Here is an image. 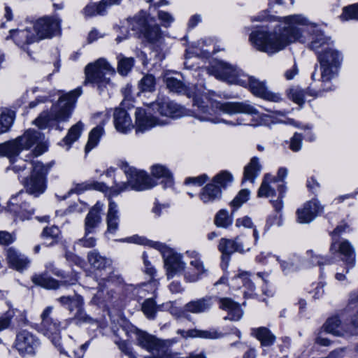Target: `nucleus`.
I'll list each match as a JSON object with an SVG mask.
<instances>
[{"label": "nucleus", "instance_id": "59", "mask_svg": "<svg viewBox=\"0 0 358 358\" xmlns=\"http://www.w3.org/2000/svg\"><path fill=\"white\" fill-rule=\"evenodd\" d=\"M304 91L299 88L291 89L289 92V98L300 106L304 103Z\"/></svg>", "mask_w": 358, "mask_h": 358}, {"label": "nucleus", "instance_id": "38", "mask_svg": "<svg viewBox=\"0 0 358 358\" xmlns=\"http://www.w3.org/2000/svg\"><path fill=\"white\" fill-rule=\"evenodd\" d=\"M87 259L90 264L95 269L102 270L110 265V259L100 255L96 250L88 253Z\"/></svg>", "mask_w": 358, "mask_h": 358}, {"label": "nucleus", "instance_id": "50", "mask_svg": "<svg viewBox=\"0 0 358 358\" xmlns=\"http://www.w3.org/2000/svg\"><path fill=\"white\" fill-rule=\"evenodd\" d=\"M192 333L195 334L193 335L195 336V338L205 339H218L223 336V334L215 329H210L209 330H200L195 329V331H192Z\"/></svg>", "mask_w": 358, "mask_h": 358}, {"label": "nucleus", "instance_id": "52", "mask_svg": "<svg viewBox=\"0 0 358 358\" xmlns=\"http://www.w3.org/2000/svg\"><path fill=\"white\" fill-rule=\"evenodd\" d=\"M12 169L15 172L24 171L29 166V169L34 170V167L38 162L28 161L21 158L13 159L12 162Z\"/></svg>", "mask_w": 358, "mask_h": 358}, {"label": "nucleus", "instance_id": "43", "mask_svg": "<svg viewBox=\"0 0 358 358\" xmlns=\"http://www.w3.org/2000/svg\"><path fill=\"white\" fill-rule=\"evenodd\" d=\"M271 182H275V179L271 175L266 174L258 191L259 197H268L275 194V189L270 186Z\"/></svg>", "mask_w": 358, "mask_h": 358}, {"label": "nucleus", "instance_id": "21", "mask_svg": "<svg viewBox=\"0 0 358 358\" xmlns=\"http://www.w3.org/2000/svg\"><path fill=\"white\" fill-rule=\"evenodd\" d=\"M215 107L227 114L244 113L247 114H257V110L251 105L240 102H216Z\"/></svg>", "mask_w": 358, "mask_h": 358}, {"label": "nucleus", "instance_id": "15", "mask_svg": "<svg viewBox=\"0 0 358 358\" xmlns=\"http://www.w3.org/2000/svg\"><path fill=\"white\" fill-rule=\"evenodd\" d=\"M15 344L21 355H34L39 345V341L31 333L23 330L17 334Z\"/></svg>", "mask_w": 358, "mask_h": 358}, {"label": "nucleus", "instance_id": "36", "mask_svg": "<svg viewBox=\"0 0 358 358\" xmlns=\"http://www.w3.org/2000/svg\"><path fill=\"white\" fill-rule=\"evenodd\" d=\"M331 43L330 37L324 36V33L320 30L315 29L313 31L311 42L309 47L311 50L318 52L319 49L328 45Z\"/></svg>", "mask_w": 358, "mask_h": 358}, {"label": "nucleus", "instance_id": "13", "mask_svg": "<svg viewBox=\"0 0 358 358\" xmlns=\"http://www.w3.org/2000/svg\"><path fill=\"white\" fill-rule=\"evenodd\" d=\"M135 129L136 132H144L155 126L167 124L165 120H162L150 114L143 108H138L135 112Z\"/></svg>", "mask_w": 358, "mask_h": 358}, {"label": "nucleus", "instance_id": "14", "mask_svg": "<svg viewBox=\"0 0 358 358\" xmlns=\"http://www.w3.org/2000/svg\"><path fill=\"white\" fill-rule=\"evenodd\" d=\"M152 110H157L161 115L177 118L185 115V110L181 106L167 99H159L150 103Z\"/></svg>", "mask_w": 358, "mask_h": 358}, {"label": "nucleus", "instance_id": "16", "mask_svg": "<svg viewBox=\"0 0 358 358\" xmlns=\"http://www.w3.org/2000/svg\"><path fill=\"white\" fill-rule=\"evenodd\" d=\"M328 62L326 58L322 59V65H320V78L318 81L321 83L320 89L317 92L310 93L314 96H318L322 92H328L334 89V86L331 84V80L336 75L338 66H329Z\"/></svg>", "mask_w": 358, "mask_h": 358}, {"label": "nucleus", "instance_id": "49", "mask_svg": "<svg viewBox=\"0 0 358 358\" xmlns=\"http://www.w3.org/2000/svg\"><path fill=\"white\" fill-rule=\"evenodd\" d=\"M87 189L104 192L106 189V186L103 182L92 181L78 184L75 187V191L78 193Z\"/></svg>", "mask_w": 358, "mask_h": 358}, {"label": "nucleus", "instance_id": "7", "mask_svg": "<svg viewBox=\"0 0 358 358\" xmlns=\"http://www.w3.org/2000/svg\"><path fill=\"white\" fill-rule=\"evenodd\" d=\"M32 28L38 41L51 38L60 34L61 20L56 16H43L33 23Z\"/></svg>", "mask_w": 358, "mask_h": 358}, {"label": "nucleus", "instance_id": "27", "mask_svg": "<svg viewBox=\"0 0 358 358\" xmlns=\"http://www.w3.org/2000/svg\"><path fill=\"white\" fill-rule=\"evenodd\" d=\"M219 307L228 312L227 317L231 320L237 321L243 316V313L240 305L230 298H220Z\"/></svg>", "mask_w": 358, "mask_h": 358}, {"label": "nucleus", "instance_id": "4", "mask_svg": "<svg viewBox=\"0 0 358 358\" xmlns=\"http://www.w3.org/2000/svg\"><path fill=\"white\" fill-rule=\"evenodd\" d=\"M115 69L103 58L87 64L85 69V83L96 85L100 92L110 83L108 76L115 74Z\"/></svg>", "mask_w": 358, "mask_h": 358}, {"label": "nucleus", "instance_id": "20", "mask_svg": "<svg viewBox=\"0 0 358 358\" xmlns=\"http://www.w3.org/2000/svg\"><path fill=\"white\" fill-rule=\"evenodd\" d=\"M10 34L16 45L27 51L28 54L30 55L28 51V45L38 41L35 32L33 31V28L10 31Z\"/></svg>", "mask_w": 358, "mask_h": 358}, {"label": "nucleus", "instance_id": "8", "mask_svg": "<svg viewBox=\"0 0 358 358\" xmlns=\"http://www.w3.org/2000/svg\"><path fill=\"white\" fill-rule=\"evenodd\" d=\"M245 236H236L234 239L222 238L220 240L218 250L223 257H229L233 253H240L250 250L251 241Z\"/></svg>", "mask_w": 358, "mask_h": 358}, {"label": "nucleus", "instance_id": "29", "mask_svg": "<svg viewBox=\"0 0 358 358\" xmlns=\"http://www.w3.org/2000/svg\"><path fill=\"white\" fill-rule=\"evenodd\" d=\"M330 250L334 252H338L344 256L343 260L348 264L352 266L355 264V251L351 244L348 241H343L341 243L334 242L330 248Z\"/></svg>", "mask_w": 358, "mask_h": 358}, {"label": "nucleus", "instance_id": "46", "mask_svg": "<svg viewBox=\"0 0 358 358\" xmlns=\"http://www.w3.org/2000/svg\"><path fill=\"white\" fill-rule=\"evenodd\" d=\"M157 306L152 298L145 299L142 303L141 309L145 315L150 320L155 318Z\"/></svg>", "mask_w": 358, "mask_h": 358}, {"label": "nucleus", "instance_id": "32", "mask_svg": "<svg viewBox=\"0 0 358 358\" xmlns=\"http://www.w3.org/2000/svg\"><path fill=\"white\" fill-rule=\"evenodd\" d=\"M324 329L327 333L336 336H348V326L341 325V321L337 317H331L324 324Z\"/></svg>", "mask_w": 358, "mask_h": 358}, {"label": "nucleus", "instance_id": "40", "mask_svg": "<svg viewBox=\"0 0 358 358\" xmlns=\"http://www.w3.org/2000/svg\"><path fill=\"white\" fill-rule=\"evenodd\" d=\"M254 335L262 343V345L269 346L273 344L275 336L266 327H259L252 329Z\"/></svg>", "mask_w": 358, "mask_h": 358}, {"label": "nucleus", "instance_id": "33", "mask_svg": "<svg viewBox=\"0 0 358 358\" xmlns=\"http://www.w3.org/2000/svg\"><path fill=\"white\" fill-rule=\"evenodd\" d=\"M21 151L16 138L0 144V156L8 157L10 162L15 159Z\"/></svg>", "mask_w": 358, "mask_h": 358}, {"label": "nucleus", "instance_id": "47", "mask_svg": "<svg viewBox=\"0 0 358 358\" xmlns=\"http://www.w3.org/2000/svg\"><path fill=\"white\" fill-rule=\"evenodd\" d=\"M83 129V124L81 122H77L69 130L66 136L64 138V142L66 145H71L79 138Z\"/></svg>", "mask_w": 358, "mask_h": 358}, {"label": "nucleus", "instance_id": "41", "mask_svg": "<svg viewBox=\"0 0 358 358\" xmlns=\"http://www.w3.org/2000/svg\"><path fill=\"white\" fill-rule=\"evenodd\" d=\"M108 0H101L99 3H90L87 5L83 10L85 17H91L96 15H103L107 8Z\"/></svg>", "mask_w": 358, "mask_h": 358}, {"label": "nucleus", "instance_id": "1", "mask_svg": "<svg viewBox=\"0 0 358 358\" xmlns=\"http://www.w3.org/2000/svg\"><path fill=\"white\" fill-rule=\"evenodd\" d=\"M306 24L307 20L301 15L289 16L285 18L284 24L275 28L273 31L252 32L250 40L258 50L274 54L289 43L301 40L303 31L301 26Z\"/></svg>", "mask_w": 358, "mask_h": 358}, {"label": "nucleus", "instance_id": "11", "mask_svg": "<svg viewBox=\"0 0 358 358\" xmlns=\"http://www.w3.org/2000/svg\"><path fill=\"white\" fill-rule=\"evenodd\" d=\"M21 150H28L32 145L36 144L34 150L35 156H38L45 152L46 146L42 143L43 135L34 129L27 130L22 136L16 138Z\"/></svg>", "mask_w": 358, "mask_h": 358}, {"label": "nucleus", "instance_id": "51", "mask_svg": "<svg viewBox=\"0 0 358 358\" xmlns=\"http://www.w3.org/2000/svg\"><path fill=\"white\" fill-rule=\"evenodd\" d=\"M138 88L141 92H153L155 88L154 76L150 74L144 76L138 83Z\"/></svg>", "mask_w": 358, "mask_h": 358}, {"label": "nucleus", "instance_id": "34", "mask_svg": "<svg viewBox=\"0 0 358 358\" xmlns=\"http://www.w3.org/2000/svg\"><path fill=\"white\" fill-rule=\"evenodd\" d=\"M221 190L214 184L206 185L201 192L199 196L203 203L213 202L221 197Z\"/></svg>", "mask_w": 358, "mask_h": 358}, {"label": "nucleus", "instance_id": "61", "mask_svg": "<svg viewBox=\"0 0 358 358\" xmlns=\"http://www.w3.org/2000/svg\"><path fill=\"white\" fill-rule=\"evenodd\" d=\"M302 136L300 134L295 133L291 138L289 148L294 151L297 152L301 148Z\"/></svg>", "mask_w": 358, "mask_h": 358}, {"label": "nucleus", "instance_id": "12", "mask_svg": "<svg viewBox=\"0 0 358 358\" xmlns=\"http://www.w3.org/2000/svg\"><path fill=\"white\" fill-rule=\"evenodd\" d=\"M27 195L20 192L17 194L13 196L8 203V209L13 213L20 219H29L34 213V209L27 201Z\"/></svg>", "mask_w": 358, "mask_h": 358}, {"label": "nucleus", "instance_id": "44", "mask_svg": "<svg viewBox=\"0 0 358 358\" xmlns=\"http://www.w3.org/2000/svg\"><path fill=\"white\" fill-rule=\"evenodd\" d=\"M14 120V113L3 109L0 113V134L7 132Z\"/></svg>", "mask_w": 358, "mask_h": 358}, {"label": "nucleus", "instance_id": "53", "mask_svg": "<svg viewBox=\"0 0 358 358\" xmlns=\"http://www.w3.org/2000/svg\"><path fill=\"white\" fill-rule=\"evenodd\" d=\"M341 18L343 20H358V3L344 7L343 9V13L341 15Z\"/></svg>", "mask_w": 358, "mask_h": 358}, {"label": "nucleus", "instance_id": "54", "mask_svg": "<svg viewBox=\"0 0 358 358\" xmlns=\"http://www.w3.org/2000/svg\"><path fill=\"white\" fill-rule=\"evenodd\" d=\"M134 59L131 57H123L120 59L117 66V71L122 76H126L134 66Z\"/></svg>", "mask_w": 358, "mask_h": 358}, {"label": "nucleus", "instance_id": "45", "mask_svg": "<svg viewBox=\"0 0 358 358\" xmlns=\"http://www.w3.org/2000/svg\"><path fill=\"white\" fill-rule=\"evenodd\" d=\"M103 133V129L101 126L94 128L89 135L87 143L85 146V152H88L93 149L98 143L99 138Z\"/></svg>", "mask_w": 358, "mask_h": 358}, {"label": "nucleus", "instance_id": "18", "mask_svg": "<svg viewBox=\"0 0 358 358\" xmlns=\"http://www.w3.org/2000/svg\"><path fill=\"white\" fill-rule=\"evenodd\" d=\"M215 76L230 83H238L240 71L234 66L227 63L219 62L213 69Z\"/></svg>", "mask_w": 358, "mask_h": 358}, {"label": "nucleus", "instance_id": "24", "mask_svg": "<svg viewBox=\"0 0 358 358\" xmlns=\"http://www.w3.org/2000/svg\"><path fill=\"white\" fill-rule=\"evenodd\" d=\"M213 304L211 296H205L190 301L184 306V311L193 314H201L210 310Z\"/></svg>", "mask_w": 358, "mask_h": 358}, {"label": "nucleus", "instance_id": "31", "mask_svg": "<svg viewBox=\"0 0 358 358\" xmlns=\"http://www.w3.org/2000/svg\"><path fill=\"white\" fill-rule=\"evenodd\" d=\"M108 200V209L106 215L107 229L110 233H114L117 230L120 222L118 206L110 198Z\"/></svg>", "mask_w": 358, "mask_h": 358}, {"label": "nucleus", "instance_id": "19", "mask_svg": "<svg viewBox=\"0 0 358 358\" xmlns=\"http://www.w3.org/2000/svg\"><path fill=\"white\" fill-rule=\"evenodd\" d=\"M6 255L9 267L17 271H23L30 264L27 257L13 247L6 250Z\"/></svg>", "mask_w": 358, "mask_h": 358}, {"label": "nucleus", "instance_id": "9", "mask_svg": "<svg viewBox=\"0 0 358 358\" xmlns=\"http://www.w3.org/2000/svg\"><path fill=\"white\" fill-rule=\"evenodd\" d=\"M26 192L29 194L38 196L43 194L46 188L43 168L41 163H37L32 170L31 176L24 182Z\"/></svg>", "mask_w": 358, "mask_h": 358}, {"label": "nucleus", "instance_id": "63", "mask_svg": "<svg viewBox=\"0 0 358 358\" xmlns=\"http://www.w3.org/2000/svg\"><path fill=\"white\" fill-rule=\"evenodd\" d=\"M59 234V229L55 226L46 227L43 231V236L45 238H50L52 240L57 239Z\"/></svg>", "mask_w": 358, "mask_h": 358}, {"label": "nucleus", "instance_id": "3", "mask_svg": "<svg viewBox=\"0 0 358 358\" xmlns=\"http://www.w3.org/2000/svg\"><path fill=\"white\" fill-rule=\"evenodd\" d=\"M165 82L166 87L172 92L176 93L186 94L189 97L193 96L194 106L197 107L196 110L194 111V116L199 119L200 121H209L213 123L220 122L219 120L213 117L212 115L209 113L206 106L204 105L203 97L206 99H210L209 96L210 92H201L195 90L194 92H190L189 89L179 80L173 77H166Z\"/></svg>", "mask_w": 358, "mask_h": 358}, {"label": "nucleus", "instance_id": "60", "mask_svg": "<svg viewBox=\"0 0 358 358\" xmlns=\"http://www.w3.org/2000/svg\"><path fill=\"white\" fill-rule=\"evenodd\" d=\"M158 19L161 21L162 25L165 27H168L174 21L173 15L166 11L159 10L157 13Z\"/></svg>", "mask_w": 358, "mask_h": 358}, {"label": "nucleus", "instance_id": "64", "mask_svg": "<svg viewBox=\"0 0 358 358\" xmlns=\"http://www.w3.org/2000/svg\"><path fill=\"white\" fill-rule=\"evenodd\" d=\"M347 326L348 335L358 334V312L352 316L351 323Z\"/></svg>", "mask_w": 358, "mask_h": 358}, {"label": "nucleus", "instance_id": "39", "mask_svg": "<svg viewBox=\"0 0 358 358\" xmlns=\"http://www.w3.org/2000/svg\"><path fill=\"white\" fill-rule=\"evenodd\" d=\"M165 266L167 271L168 278L173 276V273L183 270L185 268V263L180 261L178 256L171 255L165 259Z\"/></svg>", "mask_w": 358, "mask_h": 358}, {"label": "nucleus", "instance_id": "57", "mask_svg": "<svg viewBox=\"0 0 358 358\" xmlns=\"http://www.w3.org/2000/svg\"><path fill=\"white\" fill-rule=\"evenodd\" d=\"M232 179L233 177L229 172L223 171L214 177L213 181L220 187H224L232 181Z\"/></svg>", "mask_w": 358, "mask_h": 358}, {"label": "nucleus", "instance_id": "2", "mask_svg": "<svg viewBox=\"0 0 358 358\" xmlns=\"http://www.w3.org/2000/svg\"><path fill=\"white\" fill-rule=\"evenodd\" d=\"M80 93V90L76 89L61 96L49 111H43L39 115L34 121V124L40 129H45L67 121L71 115L76 99Z\"/></svg>", "mask_w": 358, "mask_h": 358}, {"label": "nucleus", "instance_id": "37", "mask_svg": "<svg viewBox=\"0 0 358 358\" xmlns=\"http://www.w3.org/2000/svg\"><path fill=\"white\" fill-rule=\"evenodd\" d=\"M261 167L259 159L256 157H252L249 164L245 166L244 169L243 181L249 180L251 182H253L255 178L260 172Z\"/></svg>", "mask_w": 358, "mask_h": 358}, {"label": "nucleus", "instance_id": "17", "mask_svg": "<svg viewBox=\"0 0 358 358\" xmlns=\"http://www.w3.org/2000/svg\"><path fill=\"white\" fill-rule=\"evenodd\" d=\"M186 254L190 259V268L186 273L185 278L189 282H196L203 275L207 273L208 269L206 268L203 262L201 261L199 252L195 250H188Z\"/></svg>", "mask_w": 358, "mask_h": 358}, {"label": "nucleus", "instance_id": "22", "mask_svg": "<svg viewBox=\"0 0 358 358\" xmlns=\"http://www.w3.org/2000/svg\"><path fill=\"white\" fill-rule=\"evenodd\" d=\"M248 80L250 91L255 96L273 102H279L281 100L279 94H275L267 90L264 83L252 77H250Z\"/></svg>", "mask_w": 358, "mask_h": 358}, {"label": "nucleus", "instance_id": "5", "mask_svg": "<svg viewBox=\"0 0 358 358\" xmlns=\"http://www.w3.org/2000/svg\"><path fill=\"white\" fill-rule=\"evenodd\" d=\"M134 30L138 31L143 38L151 43L158 42L162 38V31L155 19L141 10L130 20Z\"/></svg>", "mask_w": 358, "mask_h": 358}, {"label": "nucleus", "instance_id": "25", "mask_svg": "<svg viewBox=\"0 0 358 358\" xmlns=\"http://www.w3.org/2000/svg\"><path fill=\"white\" fill-rule=\"evenodd\" d=\"M322 210L318 202L313 200L304 204L303 208L298 209L297 219L300 223H308L311 222Z\"/></svg>", "mask_w": 358, "mask_h": 358}, {"label": "nucleus", "instance_id": "55", "mask_svg": "<svg viewBox=\"0 0 358 358\" xmlns=\"http://www.w3.org/2000/svg\"><path fill=\"white\" fill-rule=\"evenodd\" d=\"M58 300L63 305H69L71 311L73 310L75 306H80L83 304V300L80 296H74L73 297L62 296Z\"/></svg>", "mask_w": 358, "mask_h": 358}, {"label": "nucleus", "instance_id": "42", "mask_svg": "<svg viewBox=\"0 0 358 358\" xmlns=\"http://www.w3.org/2000/svg\"><path fill=\"white\" fill-rule=\"evenodd\" d=\"M326 58L329 66H338L340 64V55L338 52L332 49L327 48L323 52L318 55V59L322 65V59Z\"/></svg>", "mask_w": 358, "mask_h": 358}, {"label": "nucleus", "instance_id": "10", "mask_svg": "<svg viewBox=\"0 0 358 358\" xmlns=\"http://www.w3.org/2000/svg\"><path fill=\"white\" fill-rule=\"evenodd\" d=\"M52 307H47L41 315V331L42 333L50 338L55 345H57L59 341L60 323L51 317Z\"/></svg>", "mask_w": 358, "mask_h": 358}, {"label": "nucleus", "instance_id": "28", "mask_svg": "<svg viewBox=\"0 0 358 358\" xmlns=\"http://www.w3.org/2000/svg\"><path fill=\"white\" fill-rule=\"evenodd\" d=\"M136 340L138 345L149 351L159 350L163 346L162 341L145 331L139 330L136 332Z\"/></svg>", "mask_w": 358, "mask_h": 358}, {"label": "nucleus", "instance_id": "56", "mask_svg": "<svg viewBox=\"0 0 358 358\" xmlns=\"http://www.w3.org/2000/svg\"><path fill=\"white\" fill-rule=\"evenodd\" d=\"M215 224L219 227H227L231 224V220L227 212L224 210H220L215 217Z\"/></svg>", "mask_w": 358, "mask_h": 358}, {"label": "nucleus", "instance_id": "30", "mask_svg": "<svg viewBox=\"0 0 358 358\" xmlns=\"http://www.w3.org/2000/svg\"><path fill=\"white\" fill-rule=\"evenodd\" d=\"M32 282L38 286L45 289H57L60 285H73L76 282V279L71 280V282L67 280L61 281L59 282L54 278L48 276L45 274L34 275L31 278Z\"/></svg>", "mask_w": 358, "mask_h": 358}, {"label": "nucleus", "instance_id": "6", "mask_svg": "<svg viewBox=\"0 0 358 358\" xmlns=\"http://www.w3.org/2000/svg\"><path fill=\"white\" fill-rule=\"evenodd\" d=\"M156 182L143 171H134L130 174L127 182L116 183L110 192L111 196H117L120 192L127 190L129 187L136 190H144L156 185Z\"/></svg>", "mask_w": 358, "mask_h": 358}, {"label": "nucleus", "instance_id": "62", "mask_svg": "<svg viewBox=\"0 0 358 358\" xmlns=\"http://www.w3.org/2000/svg\"><path fill=\"white\" fill-rule=\"evenodd\" d=\"M119 349L129 358H136L135 352L133 351L131 346L125 341H120L117 343Z\"/></svg>", "mask_w": 358, "mask_h": 358}, {"label": "nucleus", "instance_id": "48", "mask_svg": "<svg viewBox=\"0 0 358 358\" xmlns=\"http://www.w3.org/2000/svg\"><path fill=\"white\" fill-rule=\"evenodd\" d=\"M276 260L280 263L281 269L285 274H288L298 269L299 266L294 261V258L282 259L280 256H275Z\"/></svg>", "mask_w": 358, "mask_h": 358}, {"label": "nucleus", "instance_id": "58", "mask_svg": "<svg viewBox=\"0 0 358 358\" xmlns=\"http://www.w3.org/2000/svg\"><path fill=\"white\" fill-rule=\"evenodd\" d=\"M250 192L247 189L241 190L236 197L231 201V206L235 209L239 208L248 200Z\"/></svg>", "mask_w": 358, "mask_h": 358}, {"label": "nucleus", "instance_id": "23", "mask_svg": "<svg viewBox=\"0 0 358 358\" xmlns=\"http://www.w3.org/2000/svg\"><path fill=\"white\" fill-rule=\"evenodd\" d=\"M103 207V204L98 201L87 213L85 219V235L93 233L95 228L101 223V213Z\"/></svg>", "mask_w": 358, "mask_h": 358}, {"label": "nucleus", "instance_id": "26", "mask_svg": "<svg viewBox=\"0 0 358 358\" xmlns=\"http://www.w3.org/2000/svg\"><path fill=\"white\" fill-rule=\"evenodd\" d=\"M113 119L115 127L120 133L127 134L134 127L131 117L124 109H115Z\"/></svg>", "mask_w": 358, "mask_h": 358}, {"label": "nucleus", "instance_id": "35", "mask_svg": "<svg viewBox=\"0 0 358 358\" xmlns=\"http://www.w3.org/2000/svg\"><path fill=\"white\" fill-rule=\"evenodd\" d=\"M152 175L158 179H162V182L165 187L173 185V176L171 172L164 166L156 164L152 166Z\"/></svg>", "mask_w": 358, "mask_h": 358}]
</instances>
